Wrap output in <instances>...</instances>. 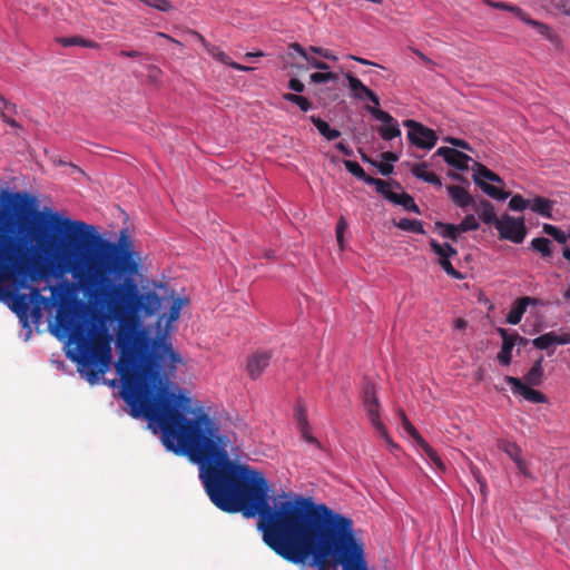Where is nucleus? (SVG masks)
Returning a JSON list of instances; mask_svg holds the SVG:
<instances>
[{
  "label": "nucleus",
  "mask_w": 570,
  "mask_h": 570,
  "mask_svg": "<svg viewBox=\"0 0 570 570\" xmlns=\"http://www.w3.org/2000/svg\"><path fill=\"white\" fill-rule=\"evenodd\" d=\"M140 255L122 229L118 242L101 237L95 226L73 220L46 207L27 191H0V287L12 283L27 287L29 281L70 273L92 292L117 321L116 371L120 396L132 417H145L161 430L163 442L186 429L191 420L190 399L169 377L183 358L166 335L149 337L141 317L160 308L153 291L141 293L132 276L139 273Z\"/></svg>",
  "instance_id": "obj_1"
},
{
  "label": "nucleus",
  "mask_w": 570,
  "mask_h": 570,
  "mask_svg": "<svg viewBox=\"0 0 570 570\" xmlns=\"http://www.w3.org/2000/svg\"><path fill=\"white\" fill-rule=\"evenodd\" d=\"M178 455L199 465V478L210 501L227 513L258 515L263 540L284 560L305 567L313 557L318 570L330 566L342 570H368L365 547L351 518L312 498L296 495L273 509L271 487L264 474L233 462L226 451L228 440L219 435L216 422L205 412L177 435L163 442Z\"/></svg>",
  "instance_id": "obj_2"
},
{
  "label": "nucleus",
  "mask_w": 570,
  "mask_h": 570,
  "mask_svg": "<svg viewBox=\"0 0 570 570\" xmlns=\"http://www.w3.org/2000/svg\"><path fill=\"white\" fill-rule=\"evenodd\" d=\"M107 316L97 321H80L70 308L60 307L56 315L58 330L76 345L69 357L78 364L79 373L94 384L105 375L112 361V334L106 326Z\"/></svg>",
  "instance_id": "obj_3"
},
{
  "label": "nucleus",
  "mask_w": 570,
  "mask_h": 570,
  "mask_svg": "<svg viewBox=\"0 0 570 570\" xmlns=\"http://www.w3.org/2000/svg\"><path fill=\"white\" fill-rule=\"evenodd\" d=\"M404 126L409 129L407 138L412 145L421 149H432L435 146L438 137L433 129L412 119L405 120Z\"/></svg>",
  "instance_id": "obj_4"
},
{
  "label": "nucleus",
  "mask_w": 570,
  "mask_h": 570,
  "mask_svg": "<svg viewBox=\"0 0 570 570\" xmlns=\"http://www.w3.org/2000/svg\"><path fill=\"white\" fill-rule=\"evenodd\" d=\"M476 169L473 175L474 183L490 197L498 199V200H504L509 197V193L502 191L498 187L490 185L482 180V178L488 179L490 181L494 183H502L499 175L490 170L488 167H485L482 164L475 163Z\"/></svg>",
  "instance_id": "obj_5"
},
{
  "label": "nucleus",
  "mask_w": 570,
  "mask_h": 570,
  "mask_svg": "<svg viewBox=\"0 0 570 570\" xmlns=\"http://www.w3.org/2000/svg\"><path fill=\"white\" fill-rule=\"evenodd\" d=\"M495 228L499 230L501 238L509 239L515 244H521L527 234L523 218L515 219L508 214L500 218Z\"/></svg>",
  "instance_id": "obj_6"
},
{
  "label": "nucleus",
  "mask_w": 570,
  "mask_h": 570,
  "mask_svg": "<svg viewBox=\"0 0 570 570\" xmlns=\"http://www.w3.org/2000/svg\"><path fill=\"white\" fill-rule=\"evenodd\" d=\"M366 110L375 119L383 122V125L377 129L382 139L389 141L401 136V129L397 120H395L387 111L371 106H366Z\"/></svg>",
  "instance_id": "obj_7"
},
{
  "label": "nucleus",
  "mask_w": 570,
  "mask_h": 570,
  "mask_svg": "<svg viewBox=\"0 0 570 570\" xmlns=\"http://www.w3.org/2000/svg\"><path fill=\"white\" fill-rule=\"evenodd\" d=\"M344 76L348 82V88L352 92V97L354 99L364 101L370 100L374 107L380 106V98L379 96L371 90L368 87H366L358 78H356L352 72L347 71L344 72Z\"/></svg>",
  "instance_id": "obj_8"
},
{
  "label": "nucleus",
  "mask_w": 570,
  "mask_h": 570,
  "mask_svg": "<svg viewBox=\"0 0 570 570\" xmlns=\"http://www.w3.org/2000/svg\"><path fill=\"white\" fill-rule=\"evenodd\" d=\"M504 380L511 386L513 393L522 395L527 401L538 404L547 402V396L543 393L522 383L520 379L505 376Z\"/></svg>",
  "instance_id": "obj_9"
},
{
  "label": "nucleus",
  "mask_w": 570,
  "mask_h": 570,
  "mask_svg": "<svg viewBox=\"0 0 570 570\" xmlns=\"http://www.w3.org/2000/svg\"><path fill=\"white\" fill-rule=\"evenodd\" d=\"M435 155L443 157L450 166L459 170H466L471 160L469 155L450 147H440Z\"/></svg>",
  "instance_id": "obj_10"
},
{
  "label": "nucleus",
  "mask_w": 570,
  "mask_h": 570,
  "mask_svg": "<svg viewBox=\"0 0 570 570\" xmlns=\"http://www.w3.org/2000/svg\"><path fill=\"white\" fill-rule=\"evenodd\" d=\"M272 358L271 352H257L249 356L247 362V371L252 379L256 380L268 366Z\"/></svg>",
  "instance_id": "obj_11"
},
{
  "label": "nucleus",
  "mask_w": 570,
  "mask_h": 570,
  "mask_svg": "<svg viewBox=\"0 0 570 570\" xmlns=\"http://www.w3.org/2000/svg\"><path fill=\"white\" fill-rule=\"evenodd\" d=\"M533 28L540 36L547 39L556 49L562 48L560 36L547 23L530 18L525 23Z\"/></svg>",
  "instance_id": "obj_12"
},
{
  "label": "nucleus",
  "mask_w": 570,
  "mask_h": 570,
  "mask_svg": "<svg viewBox=\"0 0 570 570\" xmlns=\"http://www.w3.org/2000/svg\"><path fill=\"white\" fill-rule=\"evenodd\" d=\"M449 197L451 200L461 208H468L475 205V199L471 194L463 187L458 185H449L446 187Z\"/></svg>",
  "instance_id": "obj_13"
},
{
  "label": "nucleus",
  "mask_w": 570,
  "mask_h": 570,
  "mask_svg": "<svg viewBox=\"0 0 570 570\" xmlns=\"http://www.w3.org/2000/svg\"><path fill=\"white\" fill-rule=\"evenodd\" d=\"M188 33L191 35L195 39H197L203 48L217 61L229 66L232 63V59L227 56L223 50L218 47L210 45L202 33L196 30H188Z\"/></svg>",
  "instance_id": "obj_14"
},
{
  "label": "nucleus",
  "mask_w": 570,
  "mask_h": 570,
  "mask_svg": "<svg viewBox=\"0 0 570 570\" xmlns=\"http://www.w3.org/2000/svg\"><path fill=\"white\" fill-rule=\"evenodd\" d=\"M289 49V56L294 58V53L302 57L312 68L318 69V70H327L330 69V66L326 62H323L315 57L311 56L312 53L308 49H305L302 45L298 42H293L288 47Z\"/></svg>",
  "instance_id": "obj_15"
},
{
  "label": "nucleus",
  "mask_w": 570,
  "mask_h": 570,
  "mask_svg": "<svg viewBox=\"0 0 570 570\" xmlns=\"http://www.w3.org/2000/svg\"><path fill=\"white\" fill-rule=\"evenodd\" d=\"M472 209L485 224H493L497 227V223L500 222V219L497 217L493 205L487 199H482L479 203L475 202V205L472 206Z\"/></svg>",
  "instance_id": "obj_16"
},
{
  "label": "nucleus",
  "mask_w": 570,
  "mask_h": 570,
  "mask_svg": "<svg viewBox=\"0 0 570 570\" xmlns=\"http://www.w3.org/2000/svg\"><path fill=\"white\" fill-rule=\"evenodd\" d=\"M556 205L554 200L542 196H535L532 200H530V209L548 219H553L552 210Z\"/></svg>",
  "instance_id": "obj_17"
},
{
  "label": "nucleus",
  "mask_w": 570,
  "mask_h": 570,
  "mask_svg": "<svg viewBox=\"0 0 570 570\" xmlns=\"http://www.w3.org/2000/svg\"><path fill=\"white\" fill-rule=\"evenodd\" d=\"M500 450H502L511 460L514 461L518 469L523 472L525 464L521 459V449L513 442L507 440H500L498 443Z\"/></svg>",
  "instance_id": "obj_18"
},
{
  "label": "nucleus",
  "mask_w": 570,
  "mask_h": 570,
  "mask_svg": "<svg viewBox=\"0 0 570 570\" xmlns=\"http://www.w3.org/2000/svg\"><path fill=\"white\" fill-rule=\"evenodd\" d=\"M502 337V346L501 351L498 354V360L503 365H509L511 363V352L514 347V342L511 340L510 334L505 328L498 330Z\"/></svg>",
  "instance_id": "obj_19"
},
{
  "label": "nucleus",
  "mask_w": 570,
  "mask_h": 570,
  "mask_svg": "<svg viewBox=\"0 0 570 570\" xmlns=\"http://www.w3.org/2000/svg\"><path fill=\"white\" fill-rule=\"evenodd\" d=\"M428 164L426 163H419L414 164L411 168V173L413 176H415L419 179H422L423 181H426L429 184H432L436 187L442 186V181L439 176H436L434 173H430L426 170Z\"/></svg>",
  "instance_id": "obj_20"
},
{
  "label": "nucleus",
  "mask_w": 570,
  "mask_h": 570,
  "mask_svg": "<svg viewBox=\"0 0 570 570\" xmlns=\"http://www.w3.org/2000/svg\"><path fill=\"white\" fill-rule=\"evenodd\" d=\"M530 302V297L518 298L507 315V322L511 325L519 324Z\"/></svg>",
  "instance_id": "obj_21"
},
{
  "label": "nucleus",
  "mask_w": 570,
  "mask_h": 570,
  "mask_svg": "<svg viewBox=\"0 0 570 570\" xmlns=\"http://www.w3.org/2000/svg\"><path fill=\"white\" fill-rule=\"evenodd\" d=\"M543 356L540 355L538 360L534 361L532 367L524 375V381L527 385L538 386L542 383L543 380Z\"/></svg>",
  "instance_id": "obj_22"
},
{
  "label": "nucleus",
  "mask_w": 570,
  "mask_h": 570,
  "mask_svg": "<svg viewBox=\"0 0 570 570\" xmlns=\"http://www.w3.org/2000/svg\"><path fill=\"white\" fill-rule=\"evenodd\" d=\"M16 105L8 101L6 98L0 96V117L12 128H20V125L14 120L13 116L16 115Z\"/></svg>",
  "instance_id": "obj_23"
},
{
  "label": "nucleus",
  "mask_w": 570,
  "mask_h": 570,
  "mask_svg": "<svg viewBox=\"0 0 570 570\" xmlns=\"http://www.w3.org/2000/svg\"><path fill=\"white\" fill-rule=\"evenodd\" d=\"M387 200L392 202L393 204L402 206L407 212H413L417 214L420 213V209L415 204L413 197L407 193L403 191L402 194H390L387 195Z\"/></svg>",
  "instance_id": "obj_24"
},
{
  "label": "nucleus",
  "mask_w": 570,
  "mask_h": 570,
  "mask_svg": "<svg viewBox=\"0 0 570 570\" xmlns=\"http://www.w3.org/2000/svg\"><path fill=\"white\" fill-rule=\"evenodd\" d=\"M488 4L494 9L505 10L512 12L518 19L527 23L531 18L530 14L518 6L500 2V1H488Z\"/></svg>",
  "instance_id": "obj_25"
},
{
  "label": "nucleus",
  "mask_w": 570,
  "mask_h": 570,
  "mask_svg": "<svg viewBox=\"0 0 570 570\" xmlns=\"http://www.w3.org/2000/svg\"><path fill=\"white\" fill-rule=\"evenodd\" d=\"M488 4L494 9L505 10L512 12L518 19L527 23L531 18L530 14L518 6L500 2V1H488Z\"/></svg>",
  "instance_id": "obj_26"
},
{
  "label": "nucleus",
  "mask_w": 570,
  "mask_h": 570,
  "mask_svg": "<svg viewBox=\"0 0 570 570\" xmlns=\"http://www.w3.org/2000/svg\"><path fill=\"white\" fill-rule=\"evenodd\" d=\"M488 4L494 9L505 10L512 12L518 19L527 23L531 18L530 14L518 6L500 2V1H488Z\"/></svg>",
  "instance_id": "obj_27"
},
{
  "label": "nucleus",
  "mask_w": 570,
  "mask_h": 570,
  "mask_svg": "<svg viewBox=\"0 0 570 570\" xmlns=\"http://www.w3.org/2000/svg\"><path fill=\"white\" fill-rule=\"evenodd\" d=\"M31 302L32 301L29 295L22 294V293H17L12 297V309L18 315H26L30 309Z\"/></svg>",
  "instance_id": "obj_28"
},
{
  "label": "nucleus",
  "mask_w": 570,
  "mask_h": 570,
  "mask_svg": "<svg viewBox=\"0 0 570 570\" xmlns=\"http://www.w3.org/2000/svg\"><path fill=\"white\" fill-rule=\"evenodd\" d=\"M188 303L186 297H177L173 301L169 313L166 320V326L168 327L173 322H176L179 316L181 308Z\"/></svg>",
  "instance_id": "obj_29"
},
{
  "label": "nucleus",
  "mask_w": 570,
  "mask_h": 570,
  "mask_svg": "<svg viewBox=\"0 0 570 570\" xmlns=\"http://www.w3.org/2000/svg\"><path fill=\"white\" fill-rule=\"evenodd\" d=\"M396 226L400 229L405 230V232H411V233H415V234H424L425 233L422 222L416 220V219L401 218L396 223Z\"/></svg>",
  "instance_id": "obj_30"
},
{
  "label": "nucleus",
  "mask_w": 570,
  "mask_h": 570,
  "mask_svg": "<svg viewBox=\"0 0 570 570\" xmlns=\"http://www.w3.org/2000/svg\"><path fill=\"white\" fill-rule=\"evenodd\" d=\"M416 444L439 469H444V464L436 451L423 438Z\"/></svg>",
  "instance_id": "obj_31"
},
{
  "label": "nucleus",
  "mask_w": 570,
  "mask_h": 570,
  "mask_svg": "<svg viewBox=\"0 0 570 570\" xmlns=\"http://www.w3.org/2000/svg\"><path fill=\"white\" fill-rule=\"evenodd\" d=\"M542 229L547 235L551 236L554 240H557L560 244H566L567 242L570 240V234H566L563 230H561L554 225L543 224Z\"/></svg>",
  "instance_id": "obj_32"
},
{
  "label": "nucleus",
  "mask_w": 570,
  "mask_h": 570,
  "mask_svg": "<svg viewBox=\"0 0 570 570\" xmlns=\"http://www.w3.org/2000/svg\"><path fill=\"white\" fill-rule=\"evenodd\" d=\"M557 341V333L554 332H548L546 334H542L534 340H532V344L534 347L540 350H548L552 344H556Z\"/></svg>",
  "instance_id": "obj_33"
},
{
  "label": "nucleus",
  "mask_w": 570,
  "mask_h": 570,
  "mask_svg": "<svg viewBox=\"0 0 570 570\" xmlns=\"http://www.w3.org/2000/svg\"><path fill=\"white\" fill-rule=\"evenodd\" d=\"M531 246L534 250L539 252L543 257H550L552 255L551 242L548 238H534L531 242Z\"/></svg>",
  "instance_id": "obj_34"
},
{
  "label": "nucleus",
  "mask_w": 570,
  "mask_h": 570,
  "mask_svg": "<svg viewBox=\"0 0 570 570\" xmlns=\"http://www.w3.org/2000/svg\"><path fill=\"white\" fill-rule=\"evenodd\" d=\"M343 164L348 173H351L353 176L364 181L365 184L367 183L368 178H371V176L364 171V169L360 166L358 163L345 159Z\"/></svg>",
  "instance_id": "obj_35"
},
{
  "label": "nucleus",
  "mask_w": 570,
  "mask_h": 570,
  "mask_svg": "<svg viewBox=\"0 0 570 570\" xmlns=\"http://www.w3.org/2000/svg\"><path fill=\"white\" fill-rule=\"evenodd\" d=\"M436 227L441 229V235L444 238L451 239L455 242L461 234L458 225L446 224V223H436Z\"/></svg>",
  "instance_id": "obj_36"
},
{
  "label": "nucleus",
  "mask_w": 570,
  "mask_h": 570,
  "mask_svg": "<svg viewBox=\"0 0 570 570\" xmlns=\"http://www.w3.org/2000/svg\"><path fill=\"white\" fill-rule=\"evenodd\" d=\"M283 98L286 101L296 104L302 111H308L312 108V102L305 98L304 96L296 95V94H285Z\"/></svg>",
  "instance_id": "obj_37"
},
{
  "label": "nucleus",
  "mask_w": 570,
  "mask_h": 570,
  "mask_svg": "<svg viewBox=\"0 0 570 570\" xmlns=\"http://www.w3.org/2000/svg\"><path fill=\"white\" fill-rule=\"evenodd\" d=\"M366 184L375 186L376 191L380 193L386 199H387V195L394 194V191H392L390 189L391 184L383 179L374 178L371 176V178H368Z\"/></svg>",
  "instance_id": "obj_38"
},
{
  "label": "nucleus",
  "mask_w": 570,
  "mask_h": 570,
  "mask_svg": "<svg viewBox=\"0 0 570 570\" xmlns=\"http://www.w3.org/2000/svg\"><path fill=\"white\" fill-rule=\"evenodd\" d=\"M397 414L400 415L401 420H402V425L404 428V430L410 434V436L415 441L417 442L420 439H422L421 434L419 433V431L414 428V425L410 422V420L407 419V416L405 415V412L403 410H399L397 411Z\"/></svg>",
  "instance_id": "obj_39"
},
{
  "label": "nucleus",
  "mask_w": 570,
  "mask_h": 570,
  "mask_svg": "<svg viewBox=\"0 0 570 570\" xmlns=\"http://www.w3.org/2000/svg\"><path fill=\"white\" fill-rule=\"evenodd\" d=\"M439 265L442 267V269L451 277L455 279H463V274L459 271H456L453 265L450 262V257L445 256L442 258H439Z\"/></svg>",
  "instance_id": "obj_40"
},
{
  "label": "nucleus",
  "mask_w": 570,
  "mask_h": 570,
  "mask_svg": "<svg viewBox=\"0 0 570 570\" xmlns=\"http://www.w3.org/2000/svg\"><path fill=\"white\" fill-rule=\"evenodd\" d=\"M529 205L530 200L523 198L520 194L513 195L509 202V208L514 212H522L528 208Z\"/></svg>",
  "instance_id": "obj_41"
},
{
  "label": "nucleus",
  "mask_w": 570,
  "mask_h": 570,
  "mask_svg": "<svg viewBox=\"0 0 570 570\" xmlns=\"http://www.w3.org/2000/svg\"><path fill=\"white\" fill-rule=\"evenodd\" d=\"M58 41L63 46V47H70V46H82V47H89V48H92L95 47L96 45L90 41V40H86V39H82L80 37H71V38H59Z\"/></svg>",
  "instance_id": "obj_42"
},
{
  "label": "nucleus",
  "mask_w": 570,
  "mask_h": 570,
  "mask_svg": "<svg viewBox=\"0 0 570 570\" xmlns=\"http://www.w3.org/2000/svg\"><path fill=\"white\" fill-rule=\"evenodd\" d=\"M338 76L335 72H313L309 76L311 82L314 83H321V82H327V81H337Z\"/></svg>",
  "instance_id": "obj_43"
},
{
  "label": "nucleus",
  "mask_w": 570,
  "mask_h": 570,
  "mask_svg": "<svg viewBox=\"0 0 570 570\" xmlns=\"http://www.w3.org/2000/svg\"><path fill=\"white\" fill-rule=\"evenodd\" d=\"M458 226H459V230H461V233H465L469 230H476L480 225H479L476 218L470 214V215H466Z\"/></svg>",
  "instance_id": "obj_44"
},
{
  "label": "nucleus",
  "mask_w": 570,
  "mask_h": 570,
  "mask_svg": "<svg viewBox=\"0 0 570 570\" xmlns=\"http://www.w3.org/2000/svg\"><path fill=\"white\" fill-rule=\"evenodd\" d=\"M372 425L376 430V432L380 434V436H382L384 439V441L386 442V444L389 446L396 448V445L390 438L387 430H386L385 425L383 424V422L381 421V419L372 422Z\"/></svg>",
  "instance_id": "obj_45"
},
{
  "label": "nucleus",
  "mask_w": 570,
  "mask_h": 570,
  "mask_svg": "<svg viewBox=\"0 0 570 570\" xmlns=\"http://www.w3.org/2000/svg\"><path fill=\"white\" fill-rule=\"evenodd\" d=\"M308 50L312 53L317 55L327 60L336 61L338 59L337 56L332 50L325 49L323 47L309 46Z\"/></svg>",
  "instance_id": "obj_46"
},
{
  "label": "nucleus",
  "mask_w": 570,
  "mask_h": 570,
  "mask_svg": "<svg viewBox=\"0 0 570 570\" xmlns=\"http://www.w3.org/2000/svg\"><path fill=\"white\" fill-rule=\"evenodd\" d=\"M379 402L375 395L374 385L367 383L363 389V404L375 403Z\"/></svg>",
  "instance_id": "obj_47"
},
{
  "label": "nucleus",
  "mask_w": 570,
  "mask_h": 570,
  "mask_svg": "<svg viewBox=\"0 0 570 570\" xmlns=\"http://www.w3.org/2000/svg\"><path fill=\"white\" fill-rule=\"evenodd\" d=\"M364 407H365V411L367 413V416H368L371 423L376 420H380V411H379L380 403L379 402L365 404Z\"/></svg>",
  "instance_id": "obj_48"
},
{
  "label": "nucleus",
  "mask_w": 570,
  "mask_h": 570,
  "mask_svg": "<svg viewBox=\"0 0 570 570\" xmlns=\"http://www.w3.org/2000/svg\"><path fill=\"white\" fill-rule=\"evenodd\" d=\"M309 120L316 127L318 132L324 137L326 135L327 130L330 129V125L322 118L316 117L314 115L309 116Z\"/></svg>",
  "instance_id": "obj_49"
},
{
  "label": "nucleus",
  "mask_w": 570,
  "mask_h": 570,
  "mask_svg": "<svg viewBox=\"0 0 570 570\" xmlns=\"http://www.w3.org/2000/svg\"><path fill=\"white\" fill-rule=\"evenodd\" d=\"M295 419L297 422V426L308 424L306 410L301 404H298L295 409Z\"/></svg>",
  "instance_id": "obj_50"
},
{
  "label": "nucleus",
  "mask_w": 570,
  "mask_h": 570,
  "mask_svg": "<svg viewBox=\"0 0 570 570\" xmlns=\"http://www.w3.org/2000/svg\"><path fill=\"white\" fill-rule=\"evenodd\" d=\"M551 4L560 12L570 16V0H552Z\"/></svg>",
  "instance_id": "obj_51"
},
{
  "label": "nucleus",
  "mask_w": 570,
  "mask_h": 570,
  "mask_svg": "<svg viewBox=\"0 0 570 570\" xmlns=\"http://www.w3.org/2000/svg\"><path fill=\"white\" fill-rule=\"evenodd\" d=\"M297 428H298V430L301 432L302 438L306 442L320 445L318 441L309 433V425L308 424H306V425H298Z\"/></svg>",
  "instance_id": "obj_52"
},
{
  "label": "nucleus",
  "mask_w": 570,
  "mask_h": 570,
  "mask_svg": "<svg viewBox=\"0 0 570 570\" xmlns=\"http://www.w3.org/2000/svg\"><path fill=\"white\" fill-rule=\"evenodd\" d=\"M345 229H346V222H345L344 217H341L336 225V239L341 247L343 245V236H344Z\"/></svg>",
  "instance_id": "obj_53"
},
{
  "label": "nucleus",
  "mask_w": 570,
  "mask_h": 570,
  "mask_svg": "<svg viewBox=\"0 0 570 570\" xmlns=\"http://www.w3.org/2000/svg\"><path fill=\"white\" fill-rule=\"evenodd\" d=\"M288 88L295 92H303L305 90L304 83L297 78H292L288 81Z\"/></svg>",
  "instance_id": "obj_54"
},
{
  "label": "nucleus",
  "mask_w": 570,
  "mask_h": 570,
  "mask_svg": "<svg viewBox=\"0 0 570 570\" xmlns=\"http://www.w3.org/2000/svg\"><path fill=\"white\" fill-rule=\"evenodd\" d=\"M430 246L432 250L439 256V258L445 257L446 252H444L441 247V244L436 242L435 239L430 240Z\"/></svg>",
  "instance_id": "obj_55"
},
{
  "label": "nucleus",
  "mask_w": 570,
  "mask_h": 570,
  "mask_svg": "<svg viewBox=\"0 0 570 570\" xmlns=\"http://www.w3.org/2000/svg\"><path fill=\"white\" fill-rule=\"evenodd\" d=\"M377 168H379V171L383 175V176H389L393 173V165L391 164H384V163H379V164H374Z\"/></svg>",
  "instance_id": "obj_56"
},
{
  "label": "nucleus",
  "mask_w": 570,
  "mask_h": 570,
  "mask_svg": "<svg viewBox=\"0 0 570 570\" xmlns=\"http://www.w3.org/2000/svg\"><path fill=\"white\" fill-rule=\"evenodd\" d=\"M429 68H433L435 66V62L431 60L429 57H426L423 52H421L417 49H411Z\"/></svg>",
  "instance_id": "obj_57"
},
{
  "label": "nucleus",
  "mask_w": 570,
  "mask_h": 570,
  "mask_svg": "<svg viewBox=\"0 0 570 570\" xmlns=\"http://www.w3.org/2000/svg\"><path fill=\"white\" fill-rule=\"evenodd\" d=\"M335 148L340 150L345 156H352L353 150L343 141H338L335 144Z\"/></svg>",
  "instance_id": "obj_58"
},
{
  "label": "nucleus",
  "mask_w": 570,
  "mask_h": 570,
  "mask_svg": "<svg viewBox=\"0 0 570 570\" xmlns=\"http://www.w3.org/2000/svg\"><path fill=\"white\" fill-rule=\"evenodd\" d=\"M450 144H452L453 146L455 147H460V148H463V149H466V150H471L469 144L462 139H459V138H451L449 139Z\"/></svg>",
  "instance_id": "obj_59"
},
{
  "label": "nucleus",
  "mask_w": 570,
  "mask_h": 570,
  "mask_svg": "<svg viewBox=\"0 0 570 570\" xmlns=\"http://www.w3.org/2000/svg\"><path fill=\"white\" fill-rule=\"evenodd\" d=\"M510 337H511V340H513L514 345H515V344H519V345L525 346V345H528V343H529V340H528V338L522 337V336H520V335H519V334H517V333L510 334Z\"/></svg>",
  "instance_id": "obj_60"
},
{
  "label": "nucleus",
  "mask_w": 570,
  "mask_h": 570,
  "mask_svg": "<svg viewBox=\"0 0 570 570\" xmlns=\"http://www.w3.org/2000/svg\"><path fill=\"white\" fill-rule=\"evenodd\" d=\"M338 137H341V131L337 130V129H333L330 127V129L327 130L326 135L324 136L325 139L327 140H335L337 139Z\"/></svg>",
  "instance_id": "obj_61"
},
{
  "label": "nucleus",
  "mask_w": 570,
  "mask_h": 570,
  "mask_svg": "<svg viewBox=\"0 0 570 570\" xmlns=\"http://www.w3.org/2000/svg\"><path fill=\"white\" fill-rule=\"evenodd\" d=\"M556 344H570V333L557 334Z\"/></svg>",
  "instance_id": "obj_62"
},
{
  "label": "nucleus",
  "mask_w": 570,
  "mask_h": 570,
  "mask_svg": "<svg viewBox=\"0 0 570 570\" xmlns=\"http://www.w3.org/2000/svg\"><path fill=\"white\" fill-rule=\"evenodd\" d=\"M119 55L121 57H127V58H137V57L141 56V52H139L137 50H121L119 52Z\"/></svg>",
  "instance_id": "obj_63"
},
{
  "label": "nucleus",
  "mask_w": 570,
  "mask_h": 570,
  "mask_svg": "<svg viewBox=\"0 0 570 570\" xmlns=\"http://www.w3.org/2000/svg\"><path fill=\"white\" fill-rule=\"evenodd\" d=\"M382 158H383V160L390 161V163L396 161L399 159L397 155L392 151H384L382 154Z\"/></svg>",
  "instance_id": "obj_64"
}]
</instances>
